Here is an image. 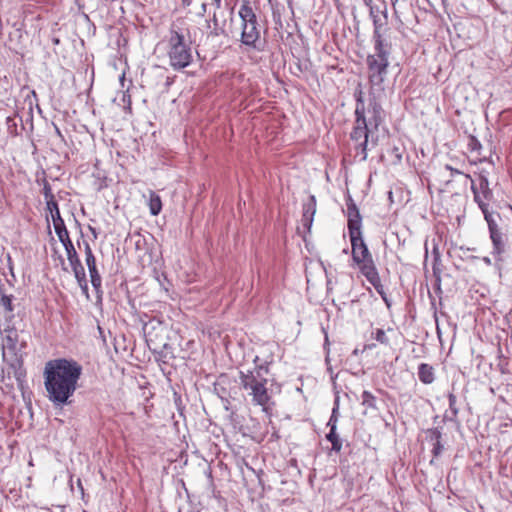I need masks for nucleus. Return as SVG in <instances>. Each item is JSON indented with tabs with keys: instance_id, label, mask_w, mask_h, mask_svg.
I'll use <instances>...</instances> for the list:
<instances>
[{
	"instance_id": "1",
	"label": "nucleus",
	"mask_w": 512,
	"mask_h": 512,
	"mask_svg": "<svg viewBox=\"0 0 512 512\" xmlns=\"http://www.w3.org/2000/svg\"><path fill=\"white\" fill-rule=\"evenodd\" d=\"M82 372V365L72 358H57L45 364L44 387L54 407L62 408L71 404Z\"/></svg>"
},
{
	"instance_id": "2",
	"label": "nucleus",
	"mask_w": 512,
	"mask_h": 512,
	"mask_svg": "<svg viewBox=\"0 0 512 512\" xmlns=\"http://www.w3.org/2000/svg\"><path fill=\"white\" fill-rule=\"evenodd\" d=\"M256 2L252 0H240L238 17L240 19L239 42L242 46L262 51L265 41L261 38L262 25L257 16Z\"/></svg>"
},
{
	"instance_id": "3",
	"label": "nucleus",
	"mask_w": 512,
	"mask_h": 512,
	"mask_svg": "<svg viewBox=\"0 0 512 512\" xmlns=\"http://www.w3.org/2000/svg\"><path fill=\"white\" fill-rule=\"evenodd\" d=\"M24 341L19 342L18 331L14 328L6 329L2 340L3 357L7 362V375H13L18 388L23 391L26 385V371L23 368Z\"/></svg>"
},
{
	"instance_id": "4",
	"label": "nucleus",
	"mask_w": 512,
	"mask_h": 512,
	"mask_svg": "<svg viewBox=\"0 0 512 512\" xmlns=\"http://www.w3.org/2000/svg\"><path fill=\"white\" fill-rule=\"evenodd\" d=\"M347 207V227L352 246V259L356 264L371 258V253L363 239L362 235V216L360 211L350 195L346 199Z\"/></svg>"
},
{
	"instance_id": "5",
	"label": "nucleus",
	"mask_w": 512,
	"mask_h": 512,
	"mask_svg": "<svg viewBox=\"0 0 512 512\" xmlns=\"http://www.w3.org/2000/svg\"><path fill=\"white\" fill-rule=\"evenodd\" d=\"M391 48V44L379 43L378 45H373V53L367 55L366 65L371 89L384 90L383 84L388 74Z\"/></svg>"
},
{
	"instance_id": "6",
	"label": "nucleus",
	"mask_w": 512,
	"mask_h": 512,
	"mask_svg": "<svg viewBox=\"0 0 512 512\" xmlns=\"http://www.w3.org/2000/svg\"><path fill=\"white\" fill-rule=\"evenodd\" d=\"M167 56L170 66L180 71L193 62L192 47L185 39L184 34L172 28L167 41Z\"/></svg>"
},
{
	"instance_id": "7",
	"label": "nucleus",
	"mask_w": 512,
	"mask_h": 512,
	"mask_svg": "<svg viewBox=\"0 0 512 512\" xmlns=\"http://www.w3.org/2000/svg\"><path fill=\"white\" fill-rule=\"evenodd\" d=\"M354 98L356 101V107L354 112L355 126L353 127L350 137L353 141H368L369 136L372 133V128L368 126L364 93L360 87L355 90Z\"/></svg>"
},
{
	"instance_id": "8",
	"label": "nucleus",
	"mask_w": 512,
	"mask_h": 512,
	"mask_svg": "<svg viewBox=\"0 0 512 512\" xmlns=\"http://www.w3.org/2000/svg\"><path fill=\"white\" fill-rule=\"evenodd\" d=\"M465 177L471 181V191L473 193L474 202L478 205L483 216L491 215L489 210V202L493 199V191L490 188L488 176L484 172L478 174L477 183L472 179L470 174Z\"/></svg>"
},
{
	"instance_id": "9",
	"label": "nucleus",
	"mask_w": 512,
	"mask_h": 512,
	"mask_svg": "<svg viewBox=\"0 0 512 512\" xmlns=\"http://www.w3.org/2000/svg\"><path fill=\"white\" fill-rule=\"evenodd\" d=\"M25 90L28 91L26 96L24 97V103L28 106L27 112H16L15 117H18L21 122V130L26 131L27 133H32L34 129L33 125V107L36 105L39 112L41 109L38 104V97L35 90H30L28 87H23L22 92Z\"/></svg>"
},
{
	"instance_id": "10",
	"label": "nucleus",
	"mask_w": 512,
	"mask_h": 512,
	"mask_svg": "<svg viewBox=\"0 0 512 512\" xmlns=\"http://www.w3.org/2000/svg\"><path fill=\"white\" fill-rule=\"evenodd\" d=\"M488 225L489 236L493 245L492 255L496 261H502V254L506 250L504 234L501 232L493 214L484 216Z\"/></svg>"
},
{
	"instance_id": "11",
	"label": "nucleus",
	"mask_w": 512,
	"mask_h": 512,
	"mask_svg": "<svg viewBox=\"0 0 512 512\" xmlns=\"http://www.w3.org/2000/svg\"><path fill=\"white\" fill-rule=\"evenodd\" d=\"M209 26L212 28L210 35L213 37H234L232 29L227 27V18L225 11H213L208 20Z\"/></svg>"
},
{
	"instance_id": "12",
	"label": "nucleus",
	"mask_w": 512,
	"mask_h": 512,
	"mask_svg": "<svg viewBox=\"0 0 512 512\" xmlns=\"http://www.w3.org/2000/svg\"><path fill=\"white\" fill-rule=\"evenodd\" d=\"M425 438L432 446V459L430 460V465H435V459L440 457L445 450L443 442V427L437 426L426 429Z\"/></svg>"
},
{
	"instance_id": "13",
	"label": "nucleus",
	"mask_w": 512,
	"mask_h": 512,
	"mask_svg": "<svg viewBox=\"0 0 512 512\" xmlns=\"http://www.w3.org/2000/svg\"><path fill=\"white\" fill-rule=\"evenodd\" d=\"M366 117L368 126L372 129L377 130L381 123L384 121V110L381 104L373 96L371 97V91L369 92V102L366 108Z\"/></svg>"
},
{
	"instance_id": "14",
	"label": "nucleus",
	"mask_w": 512,
	"mask_h": 512,
	"mask_svg": "<svg viewBox=\"0 0 512 512\" xmlns=\"http://www.w3.org/2000/svg\"><path fill=\"white\" fill-rule=\"evenodd\" d=\"M53 221L55 233L64 249L73 247V242L70 239L69 232L65 226L64 220L61 217L60 210L49 212Z\"/></svg>"
},
{
	"instance_id": "15",
	"label": "nucleus",
	"mask_w": 512,
	"mask_h": 512,
	"mask_svg": "<svg viewBox=\"0 0 512 512\" xmlns=\"http://www.w3.org/2000/svg\"><path fill=\"white\" fill-rule=\"evenodd\" d=\"M316 213V197L314 195H310L302 205V225L304 228H306L308 231H310L314 215Z\"/></svg>"
},
{
	"instance_id": "16",
	"label": "nucleus",
	"mask_w": 512,
	"mask_h": 512,
	"mask_svg": "<svg viewBox=\"0 0 512 512\" xmlns=\"http://www.w3.org/2000/svg\"><path fill=\"white\" fill-rule=\"evenodd\" d=\"M267 382L258 383V385L249 388L252 401L255 405L266 406L270 400L268 389L266 387Z\"/></svg>"
},
{
	"instance_id": "17",
	"label": "nucleus",
	"mask_w": 512,
	"mask_h": 512,
	"mask_svg": "<svg viewBox=\"0 0 512 512\" xmlns=\"http://www.w3.org/2000/svg\"><path fill=\"white\" fill-rule=\"evenodd\" d=\"M240 381L241 385L245 390L252 388L258 383L268 382L267 378H262L259 372H254L253 370L240 371Z\"/></svg>"
},
{
	"instance_id": "18",
	"label": "nucleus",
	"mask_w": 512,
	"mask_h": 512,
	"mask_svg": "<svg viewBox=\"0 0 512 512\" xmlns=\"http://www.w3.org/2000/svg\"><path fill=\"white\" fill-rule=\"evenodd\" d=\"M358 265L361 273L367 279V281L370 284H375V281L377 282V278L380 276L372 257L361 261Z\"/></svg>"
},
{
	"instance_id": "19",
	"label": "nucleus",
	"mask_w": 512,
	"mask_h": 512,
	"mask_svg": "<svg viewBox=\"0 0 512 512\" xmlns=\"http://www.w3.org/2000/svg\"><path fill=\"white\" fill-rule=\"evenodd\" d=\"M86 265L89 271L92 287L94 288L97 295L100 297L102 294V278L98 272L96 260L86 262Z\"/></svg>"
},
{
	"instance_id": "20",
	"label": "nucleus",
	"mask_w": 512,
	"mask_h": 512,
	"mask_svg": "<svg viewBox=\"0 0 512 512\" xmlns=\"http://www.w3.org/2000/svg\"><path fill=\"white\" fill-rule=\"evenodd\" d=\"M42 193H43V196H44V199L46 202L47 211L53 212V211L59 210L58 203L55 200V197L52 193L51 185L49 184V182L47 180L43 181Z\"/></svg>"
},
{
	"instance_id": "21",
	"label": "nucleus",
	"mask_w": 512,
	"mask_h": 512,
	"mask_svg": "<svg viewBox=\"0 0 512 512\" xmlns=\"http://www.w3.org/2000/svg\"><path fill=\"white\" fill-rule=\"evenodd\" d=\"M418 378L423 384H431L435 380L434 368L427 363H421L418 366Z\"/></svg>"
},
{
	"instance_id": "22",
	"label": "nucleus",
	"mask_w": 512,
	"mask_h": 512,
	"mask_svg": "<svg viewBox=\"0 0 512 512\" xmlns=\"http://www.w3.org/2000/svg\"><path fill=\"white\" fill-rule=\"evenodd\" d=\"M373 22V35H372V42L373 45L380 44H390L388 41H386L381 33L382 27L385 25V21H382V19L379 16H374Z\"/></svg>"
},
{
	"instance_id": "23",
	"label": "nucleus",
	"mask_w": 512,
	"mask_h": 512,
	"mask_svg": "<svg viewBox=\"0 0 512 512\" xmlns=\"http://www.w3.org/2000/svg\"><path fill=\"white\" fill-rule=\"evenodd\" d=\"M449 411H446L443 415V422H455L459 413V409L456 406V396L453 393L448 394Z\"/></svg>"
},
{
	"instance_id": "24",
	"label": "nucleus",
	"mask_w": 512,
	"mask_h": 512,
	"mask_svg": "<svg viewBox=\"0 0 512 512\" xmlns=\"http://www.w3.org/2000/svg\"><path fill=\"white\" fill-rule=\"evenodd\" d=\"M14 296L12 294H6L4 285L0 284V305L4 311L9 314H13L15 306L13 305Z\"/></svg>"
},
{
	"instance_id": "25",
	"label": "nucleus",
	"mask_w": 512,
	"mask_h": 512,
	"mask_svg": "<svg viewBox=\"0 0 512 512\" xmlns=\"http://www.w3.org/2000/svg\"><path fill=\"white\" fill-rule=\"evenodd\" d=\"M148 207L152 216H157L162 211L161 197L154 191H150L149 193Z\"/></svg>"
},
{
	"instance_id": "26",
	"label": "nucleus",
	"mask_w": 512,
	"mask_h": 512,
	"mask_svg": "<svg viewBox=\"0 0 512 512\" xmlns=\"http://www.w3.org/2000/svg\"><path fill=\"white\" fill-rule=\"evenodd\" d=\"M339 417V397L337 396L334 400L332 412L330 418L327 422V427H329V431H337V423Z\"/></svg>"
},
{
	"instance_id": "27",
	"label": "nucleus",
	"mask_w": 512,
	"mask_h": 512,
	"mask_svg": "<svg viewBox=\"0 0 512 512\" xmlns=\"http://www.w3.org/2000/svg\"><path fill=\"white\" fill-rule=\"evenodd\" d=\"M361 404L368 408L372 409L374 411H377L379 408L377 406V398L367 390H364L361 395Z\"/></svg>"
},
{
	"instance_id": "28",
	"label": "nucleus",
	"mask_w": 512,
	"mask_h": 512,
	"mask_svg": "<svg viewBox=\"0 0 512 512\" xmlns=\"http://www.w3.org/2000/svg\"><path fill=\"white\" fill-rule=\"evenodd\" d=\"M326 440L331 443V451L339 453L342 449V440L339 437L337 431H329L326 436Z\"/></svg>"
},
{
	"instance_id": "29",
	"label": "nucleus",
	"mask_w": 512,
	"mask_h": 512,
	"mask_svg": "<svg viewBox=\"0 0 512 512\" xmlns=\"http://www.w3.org/2000/svg\"><path fill=\"white\" fill-rule=\"evenodd\" d=\"M65 251H66L67 259L69 261V264H70L72 270H75L76 267L82 266V263L78 256V253L74 246L70 247L68 249H65Z\"/></svg>"
},
{
	"instance_id": "30",
	"label": "nucleus",
	"mask_w": 512,
	"mask_h": 512,
	"mask_svg": "<svg viewBox=\"0 0 512 512\" xmlns=\"http://www.w3.org/2000/svg\"><path fill=\"white\" fill-rule=\"evenodd\" d=\"M6 126H7V132L9 135L15 137L19 136L22 132L21 128H18V123L16 121V117L14 116H8L6 118Z\"/></svg>"
},
{
	"instance_id": "31",
	"label": "nucleus",
	"mask_w": 512,
	"mask_h": 512,
	"mask_svg": "<svg viewBox=\"0 0 512 512\" xmlns=\"http://www.w3.org/2000/svg\"><path fill=\"white\" fill-rule=\"evenodd\" d=\"M371 337L373 339H375L377 342H379L380 344H383V345L389 344V338L387 337L386 332L381 328H377L375 331H373L371 333Z\"/></svg>"
},
{
	"instance_id": "32",
	"label": "nucleus",
	"mask_w": 512,
	"mask_h": 512,
	"mask_svg": "<svg viewBox=\"0 0 512 512\" xmlns=\"http://www.w3.org/2000/svg\"><path fill=\"white\" fill-rule=\"evenodd\" d=\"M367 146L368 141H361L356 146V156L360 157V161H365L367 159Z\"/></svg>"
},
{
	"instance_id": "33",
	"label": "nucleus",
	"mask_w": 512,
	"mask_h": 512,
	"mask_svg": "<svg viewBox=\"0 0 512 512\" xmlns=\"http://www.w3.org/2000/svg\"><path fill=\"white\" fill-rule=\"evenodd\" d=\"M468 149L471 151V152H480V150L482 149V144L481 142L478 140V138L474 135H470L469 138H468Z\"/></svg>"
},
{
	"instance_id": "34",
	"label": "nucleus",
	"mask_w": 512,
	"mask_h": 512,
	"mask_svg": "<svg viewBox=\"0 0 512 512\" xmlns=\"http://www.w3.org/2000/svg\"><path fill=\"white\" fill-rule=\"evenodd\" d=\"M371 285L375 288L377 293L382 297L383 301L389 307L390 306V302H389V299L386 296V293L384 291V287H383V285L381 283L380 277L377 278V282L375 281V284H371Z\"/></svg>"
},
{
	"instance_id": "35",
	"label": "nucleus",
	"mask_w": 512,
	"mask_h": 512,
	"mask_svg": "<svg viewBox=\"0 0 512 512\" xmlns=\"http://www.w3.org/2000/svg\"><path fill=\"white\" fill-rule=\"evenodd\" d=\"M252 370L254 372H259V374L261 375L262 378H267L266 376L269 373V363L264 362V363H261L260 365H256L254 367V369H252Z\"/></svg>"
},
{
	"instance_id": "36",
	"label": "nucleus",
	"mask_w": 512,
	"mask_h": 512,
	"mask_svg": "<svg viewBox=\"0 0 512 512\" xmlns=\"http://www.w3.org/2000/svg\"><path fill=\"white\" fill-rule=\"evenodd\" d=\"M84 250H85V262L96 260L93 251L90 247V244L87 241H83Z\"/></svg>"
},
{
	"instance_id": "37",
	"label": "nucleus",
	"mask_w": 512,
	"mask_h": 512,
	"mask_svg": "<svg viewBox=\"0 0 512 512\" xmlns=\"http://www.w3.org/2000/svg\"><path fill=\"white\" fill-rule=\"evenodd\" d=\"M73 273H74V276L77 280V282H84V280L86 279V273H85V269L82 266H79V267H76L75 270H72Z\"/></svg>"
},
{
	"instance_id": "38",
	"label": "nucleus",
	"mask_w": 512,
	"mask_h": 512,
	"mask_svg": "<svg viewBox=\"0 0 512 512\" xmlns=\"http://www.w3.org/2000/svg\"><path fill=\"white\" fill-rule=\"evenodd\" d=\"M445 169L450 171L452 177H455L456 175H464V176L466 175L462 171H460L459 169L454 168V167H452L449 164L445 165Z\"/></svg>"
},
{
	"instance_id": "39",
	"label": "nucleus",
	"mask_w": 512,
	"mask_h": 512,
	"mask_svg": "<svg viewBox=\"0 0 512 512\" xmlns=\"http://www.w3.org/2000/svg\"><path fill=\"white\" fill-rule=\"evenodd\" d=\"M210 5L213 7V11H224L222 9V0H211Z\"/></svg>"
},
{
	"instance_id": "40",
	"label": "nucleus",
	"mask_w": 512,
	"mask_h": 512,
	"mask_svg": "<svg viewBox=\"0 0 512 512\" xmlns=\"http://www.w3.org/2000/svg\"><path fill=\"white\" fill-rule=\"evenodd\" d=\"M79 287L81 288L82 292L86 295H88V282L87 279L84 280V282H77Z\"/></svg>"
},
{
	"instance_id": "41",
	"label": "nucleus",
	"mask_w": 512,
	"mask_h": 512,
	"mask_svg": "<svg viewBox=\"0 0 512 512\" xmlns=\"http://www.w3.org/2000/svg\"><path fill=\"white\" fill-rule=\"evenodd\" d=\"M174 396H175V404L177 406V410L179 411L180 414H182V407H181V397L179 395H177V393H174Z\"/></svg>"
},
{
	"instance_id": "42",
	"label": "nucleus",
	"mask_w": 512,
	"mask_h": 512,
	"mask_svg": "<svg viewBox=\"0 0 512 512\" xmlns=\"http://www.w3.org/2000/svg\"><path fill=\"white\" fill-rule=\"evenodd\" d=\"M392 153L395 155V157L397 158L398 161H401L402 153L398 147L394 146L392 148Z\"/></svg>"
},
{
	"instance_id": "43",
	"label": "nucleus",
	"mask_w": 512,
	"mask_h": 512,
	"mask_svg": "<svg viewBox=\"0 0 512 512\" xmlns=\"http://www.w3.org/2000/svg\"><path fill=\"white\" fill-rule=\"evenodd\" d=\"M374 348H376L375 343H367L363 346L362 352H364L366 350H373Z\"/></svg>"
},
{
	"instance_id": "44",
	"label": "nucleus",
	"mask_w": 512,
	"mask_h": 512,
	"mask_svg": "<svg viewBox=\"0 0 512 512\" xmlns=\"http://www.w3.org/2000/svg\"><path fill=\"white\" fill-rule=\"evenodd\" d=\"M54 127H55V134L61 139V141H64L65 140L64 135L62 134L59 127L56 125Z\"/></svg>"
},
{
	"instance_id": "45",
	"label": "nucleus",
	"mask_w": 512,
	"mask_h": 512,
	"mask_svg": "<svg viewBox=\"0 0 512 512\" xmlns=\"http://www.w3.org/2000/svg\"><path fill=\"white\" fill-rule=\"evenodd\" d=\"M221 400H222V402H223L224 408H225L226 410H228V409H229V404H230L229 400H228V399H226V398H224V397H221Z\"/></svg>"
},
{
	"instance_id": "46",
	"label": "nucleus",
	"mask_w": 512,
	"mask_h": 512,
	"mask_svg": "<svg viewBox=\"0 0 512 512\" xmlns=\"http://www.w3.org/2000/svg\"><path fill=\"white\" fill-rule=\"evenodd\" d=\"M89 230L92 233L93 237L96 239L98 237V233L95 227L89 226Z\"/></svg>"
},
{
	"instance_id": "47",
	"label": "nucleus",
	"mask_w": 512,
	"mask_h": 512,
	"mask_svg": "<svg viewBox=\"0 0 512 512\" xmlns=\"http://www.w3.org/2000/svg\"><path fill=\"white\" fill-rule=\"evenodd\" d=\"M174 79L175 77H167L166 79V86L169 87L170 85H172L174 83Z\"/></svg>"
},
{
	"instance_id": "48",
	"label": "nucleus",
	"mask_w": 512,
	"mask_h": 512,
	"mask_svg": "<svg viewBox=\"0 0 512 512\" xmlns=\"http://www.w3.org/2000/svg\"><path fill=\"white\" fill-rule=\"evenodd\" d=\"M180 1L182 2V5H183L184 7H188V6H190V5H191V3H192V2H191V0H180Z\"/></svg>"
},
{
	"instance_id": "49",
	"label": "nucleus",
	"mask_w": 512,
	"mask_h": 512,
	"mask_svg": "<svg viewBox=\"0 0 512 512\" xmlns=\"http://www.w3.org/2000/svg\"><path fill=\"white\" fill-rule=\"evenodd\" d=\"M363 2H364V4H365L367 7H369V8H371V7H372V5H371V4H372V0H363Z\"/></svg>"
},
{
	"instance_id": "50",
	"label": "nucleus",
	"mask_w": 512,
	"mask_h": 512,
	"mask_svg": "<svg viewBox=\"0 0 512 512\" xmlns=\"http://www.w3.org/2000/svg\"><path fill=\"white\" fill-rule=\"evenodd\" d=\"M370 9V17L372 18V20L374 19V16H378L377 14H375L374 12V9L373 7L369 8Z\"/></svg>"
},
{
	"instance_id": "51",
	"label": "nucleus",
	"mask_w": 512,
	"mask_h": 512,
	"mask_svg": "<svg viewBox=\"0 0 512 512\" xmlns=\"http://www.w3.org/2000/svg\"><path fill=\"white\" fill-rule=\"evenodd\" d=\"M483 261H484L485 264L491 265V259L489 257H484Z\"/></svg>"
},
{
	"instance_id": "52",
	"label": "nucleus",
	"mask_w": 512,
	"mask_h": 512,
	"mask_svg": "<svg viewBox=\"0 0 512 512\" xmlns=\"http://www.w3.org/2000/svg\"><path fill=\"white\" fill-rule=\"evenodd\" d=\"M201 10H202L203 13H205L207 11V4L206 3H202Z\"/></svg>"
},
{
	"instance_id": "53",
	"label": "nucleus",
	"mask_w": 512,
	"mask_h": 512,
	"mask_svg": "<svg viewBox=\"0 0 512 512\" xmlns=\"http://www.w3.org/2000/svg\"><path fill=\"white\" fill-rule=\"evenodd\" d=\"M359 353H362V350H359L358 348L354 349L352 352V354L355 356L359 355Z\"/></svg>"
},
{
	"instance_id": "54",
	"label": "nucleus",
	"mask_w": 512,
	"mask_h": 512,
	"mask_svg": "<svg viewBox=\"0 0 512 512\" xmlns=\"http://www.w3.org/2000/svg\"><path fill=\"white\" fill-rule=\"evenodd\" d=\"M259 356H255V358L253 359V363L256 365H260L259 363Z\"/></svg>"
},
{
	"instance_id": "55",
	"label": "nucleus",
	"mask_w": 512,
	"mask_h": 512,
	"mask_svg": "<svg viewBox=\"0 0 512 512\" xmlns=\"http://www.w3.org/2000/svg\"><path fill=\"white\" fill-rule=\"evenodd\" d=\"M230 21L231 22L233 21V9H231V11H230Z\"/></svg>"
},
{
	"instance_id": "56",
	"label": "nucleus",
	"mask_w": 512,
	"mask_h": 512,
	"mask_svg": "<svg viewBox=\"0 0 512 512\" xmlns=\"http://www.w3.org/2000/svg\"><path fill=\"white\" fill-rule=\"evenodd\" d=\"M53 43H54V44H58V43H59V39H58V38H54V39H53Z\"/></svg>"
},
{
	"instance_id": "57",
	"label": "nucleus",
	"mask_w": 512,
	"mask_h": 512,
	"mask_svg": "<svg viewBox=\"0 0 512 512\" xmlns=\"http://www.w3.org/2000/svg\"><path fill=\"white\" fill-rule=\"evenodd\" d=\"M127 97H128V108L130 109V106H131L130 96H127Z\"/></svg>"
}]
</instances>
